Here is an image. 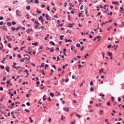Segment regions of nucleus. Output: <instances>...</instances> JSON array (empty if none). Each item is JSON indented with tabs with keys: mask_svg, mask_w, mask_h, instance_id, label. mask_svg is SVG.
<instances>
[{
	"mask_svg": "<svg viewBox=\"0 0 124 124\" xmlns=\"http://www.w3.org/2000/svg\"><path fill=\"white\" fill-rule=\"evenodd\" d=\"M16 15L18 16H22L21 11L18 9L16 10Z\"/></svg>",
	"mask_w": 124,
	"mask_h": 124,
	"instance_id": "obj_1",
	"label": "nucleus"
},
{
	"mask_svg": "<svg viewBox=\"0 0 124 124\" xmlns=\"http://www.w3.org/2000/svg\"><path fill=\"white\" fill-rule=\"evenodd\" d=\"M2 29L3 30H6V31H7V27L5 25H3L2 26Z\"/></svg>",
	"mask_w": 124,
	"mask_h": 124,
	"instance_id": "obj_2",
	"label": "nucleus"
},
{
	"mask_svg": "<svg viewBox=\"0 0 124 124\" xmlns=\"http://www.w3.org/2000/svg\"><path fill=\"white\" fill-rule=\"evenodd\" d=\"M64 40L66 42H72V40L70 39L67 40L66 39H65Z\"/></svg>",
	"mask_w": 124,
	"mask_h": 124,
	"instance_id": "obj_3",
	"label": "nucleus"
},
{
	"mask_svg": "<svg viewBox=\"0 0 124 124\" xmlns=\"http://www.w3.org/2000/svg\"><path fill=\"white\" fill-rule=\"evenodd\" d=\"M9 67L8 66H7L5 68V70L8 72H9Z\"/></svg>",
	"mask_w": 124,
	"mask_h": 124,
	"instance_id": "obj_4",
	"label": "nucleus"
},
{
	"mask_svg": "<svg viewBox=\"0 0 124 124\" xmlns=\"http://www.w3.org/2000/svg\"><path fill=\"white\" fill-rule=\"evenodd\" d=\"M7 25L8 26H10L11 25V24L10 22H8L7 23Z\"/></svg>",
	"mask_w": 124,
	"mask_h": 124,
	"instance_id": "obj_5",
	"label": "nucleus"
},
{
	"mask_svg": "<svg viewBox=\"0 0 124 124\" xmlns=\"http://www.w3.org/2000/svg\"><path fill=\"white\" fill-rule=\"evenodd\" d=\"M67 109H66V108H63V109L64 110H65L67 112H68L69 111V108L68 107H67Z\"/></svg>",
	"mask_w": 124,
	"mask_h": 124,
	"instance_id": "obj_6",
	"label": "nucleus"
},
{
	"mask_svg": "<svg viewBox=\"0 0 124 124\" xmlns=\"http://www.w3.org/2000/svg\"><path fill=\"white\" fill-rule=\"evenodd\" d=\"M6 37L7 39H8L9 41L11 40H12V39L10 38L8 36H7Z\"/></svg>",
	"mask_w": 124,
	"mask_h": 124,
	"instance_id": "obj_7",
	"label": "nucleus"
},
{
	"mask_svg": "<svg viewBox=\"0 0 124 124\" xmlns=\"http://www.w3.org/2000/svg\"><path fill=\"white\" fill-rule=\"evenodd\" d=\"M38 44V43L37 42H36L33 43L32 44V45H34L35 46H36Z\"/></svg>",
	"mask_w": 124,
	"mask_h": 124,
	"instance_id": "obj_8",
	"label": "nucleus"
},
{
	"mask_svg": "<svg viewBox=\"0 0 124 124\" xmlns=\"http://www.w3.org/2000/svg\"><path fill=\"white\" fill-rule=\"evenodd\" d=\"M50 43L53 46H55V44L52 41H51L50 42Z\"/></svg>",
	"mask_w": 124,
	"mask_h": 124,
	"instance_id": "obj_9",
	"label": "nucleus"
},
{
	"mask_svg": "<svg viewBox=\"0 0 124 124\" xmlns=\"http://www.w3.org/2000/svg\"><path fill=\"white\" fill-rule=\"evenodd\" d=\"M100 95L102 97V99H104V98H103V97L104 96V95L103 94H102L101 93H100Z\"/></svg>",
	"mask_w": 124,
	"mask_h": 124,
	"instance_id": "obj_10",
	"label": "nucleus"
},
{
	"mask_svg": "<svg viewBox=\"0 0 124 124\" xmlns=\"http://www.w3.org/2000/svg\"><path fill=\"white\" fill-rule=\"evenodd\" d=\"M111 3H112L113 4H116V3H118V2L117 1H116V2H115V1H112L111 2Z\"/></svg>",
	"mask_w": 124,
	"mask_h": 124,
	"instance_id": "obj_11",
	"label": "nucleus"
},
{
	"mask_svg": "<svg viewBox=\"0 0 124 124\" xmlns=\"http://www.w3.org/2000/svg\"><path fill=\"white\" fill-rule=\"evenodd\" d=\"M108 54L109 56H110L112 55V53H110V52H108Z\"/></svg>",
	"mask_w": 124,
	"mask_h": 124,
	"instance_id": "obj_12",
	"label": "nucleus"
},
{
	"mask_svg": "<svg viewBox=\"0 0 124 124\" xmlns=\"http://www.w3.org/2000/svg\"><path fill=\"white\" fill-rule=\"evenodd\" d=\"M26 58H24L23 59H21V60L20 61L21 62H23L24 61V60H25L26 59Z\"/></svg>",
	"mask_w": 124,
	"mask_h": 124,
	"instance_id": "obj_13",
	"label": "nucleus"
},
{
	"mask_svg": "<svg viewBox=\"0 0 124 124\" xmlns=\"http://www.w3.org/2000/svg\"><path fill=\"white\" fill-rule=\"evenodd\" d=\"M29 118L30 119V120L31 121L30 122L31 123H32L33 122V121L31 119V117H29Z\"/></svg>",
	"mask_w": 124,
	"mask_h": 124,
	"instance_id": "obj_14",
	"label": "nucleus"
},
{
	"mask_svg": "<svg viewBox=\"0 0 124 124\" xmlns=\"http://www.w3.org/2000/svg\"><path fill=\"white\" fill-rule=\"evenodd\" d=\"M45 63L44 62H43L42 63V64L40 66V68L43 67L44 66V64Z\"/></svg>",
	"mask_w": 124,
	"mask_h": 124,
	"instance_id": "obj_15",
	"label": "nucleus"
},
{
	"mask_svg": "<svg viewBox=\"0 0 124 124\" xmlns=\"http://www.w3.org/2000/svg\"><path fill=\"white\" fill-rule=\"evenodd\" d=\"M76 46L77 47H80V45L79 43H77L76 44Z\"/></svg>",
	"mask_w": 124,
	"mask_h": 124,
	"instance_id": "obj_16",
	"label": "nucleus"
},
{
	"mask_svg": "<svg viewBox=\"0 0 124 124\" xmlns=\"http://www.w3.org/2000/svg\"><path fill=\"white\" fill-rule=\"evenodd\" d=\"M30 30L29 29H28L26 31V32L29 34L30 33Z\"/></svg>",
	"mask_w": 124,
	"mask_h": 124,
	"instance_id": "obj_17",
	"label": "nucleus"
},
{
	"mask_svg": "<svg viewBox=\"0 0 124 124\" xmlns=\"http://www.w3.org/2000/svg\"><path fill=\"white\" fill-rule=\"evenodd\" d=\"M39 20H42L43 19V17L42 16H40L39 18Z\"/></svg>",
	"mask_w": 124,
	"mask_h": 124,
	"instance_id": "obj_18",
	"label": "nucleus"
},
{
	"mask_svg": "<svg viewBox=\"0 0 124 124\" xmlns=\"http://www.w3.org/2000/svg\"><path fill=\"white\" fill-rule=\"evenodd\" d=\"M26 8L28 10H29L30 9V7L29 6H28L26 7Z\"/></svg>",
	"mask_w": 124,
	"mask_h": 124,
	"instance_id": "obj_19",
	"label": "nucleus"
},
{
	"mask_svg": "<svg viewBox=\"0 0 124 124\" xmlns=\"http://www.w3.org/2000/svg\"><path fill=\"white\" fill-rule=\"evenodd\" d=\"M38 26L37 25V24L35 25V27L34 28L35 29H36L38 27Z\"/></svg>",
	"mask_w": 124,
	"mask_h": 124,
	"instance_id": "obj_20",
	"label": "nucleus"
},
{
	"mask_svg": "<svg viewBox=\"0 0 124 124\" xmlns=\"http://www.w3.org/2000/svg\"><path fill=\"white\" fill-rule=\"evenodd\" d=\"M124 9H123V7H120V11H123L124 10Z\"/></svg>",
	"mask_w": 124,
	"mask_h": 124,
	"instance_id": "obj_21",
	"label": "nucleus"
},
{
	"mask_svg": "<svg viewBox=\"0 0 124 124\" xmlns=\"http://www.w3.org/2000/svg\"><path fill=\"white\" fill-rule=\"evenodd\" d=\"M87 8H86L85 9V13L86 14H87V13L88 12H87Z\"/></svg>",
	"mask_w": 124,
	"mask_h": 124,
	"instance_id": "obj_22",
	"label": "nucleus"
},
{
	"mask_svg": "<svg viewBox=\"0 0 124 124\" xmlns=\"http://www.w3.org/2000/svg\"><path fill=\"white\" fill-rule=\"evenodd\" d=\"M100 38V39H99L98 40V41H99V40H100L101 39V37L100 36H97V37H96V38Z\"/></svg>",
	"mask_w": 124,
	"mask_h": 124,
	"instance_id": "obj_23",
	"label": "nucleus"
},
{
	"mask_svg": "<svg viewBox=\"0 0 124 124\" xmlns=\"http://www.w3.org/2000/svg\"><path fill=\"white\" fill-rule=\"evenodd\" d=\"M69 26L70 27H72V26L73 25L71 23H70L69 24Z\"/></svg>",
	"mask_w": 124,
	"mask_h": 124,
	"instance_id": "obj_24",
	"label": "nucleus"
},
{
	"mask_svg": "<svg viewBox=\"0 0 124 124\" xmlns=\"http://www.w3.org/2000/svg\"><path fill=\"white\" fill-rule=\"evenodd\" d=\"M8 47H9L10 48H11V44L10 43H9V44H8Z\"/></svg>",
	"mask_w": 124,
	"mask_h": 124,
	"instance_id": "obj_25",
	"label": "nucleus"
},
{
	"mask_svg": "<svg viewBox=\"0 0 124 124\" xmlns=\"http://www.w3.org/2000/svg\"><path fill=\"white\" fill-rule=\"evenodd\" d=\"M12 25H14L16 24V23L15 21H13L12 22Z\"/></svg>",
	"mask_w": 124,
	"mask_h": 124,
	"instance_id": "obj_26",
	"label": "nucleus"
},
{
	"mask_svg": "<svg viewBox=\"0 0 124 124\" xmlns=\"http://www.w3.org/2000/svg\"><path fill=\"white\" fill-rule=\"evenodd\" d=\"M17 56L18 57V58H20L21 57V56L20 54H18L17 55Z\"/></svg>",
	"mask_w": 124,
	"mask_h": 124,
	"instance_id": "obj_27",
	"label": "nucleus"
},
{
	"mask_svg": "<svg viewBox=\"0 0 124 124\" xmlns=\"http://www.w3.org/2000/svg\"><path fill=\"white\" fill-rule=\"evenodd\" d=\"M111 45H109L107 46V47L108 48H109L111 47Z\"/></svg>",
	"mask_w": 124,
	"mask_h": 124,
	"instance_id": "obj_28",
	"label": "nucleus"
},
{
	"mask_svg": "<svg viewBox=\"0 0 124 124\" xmlns=\"http://www.w3.org/2000/svg\"><path fill=\"white\" fill-rule=\"evenodd\" d=\"M50 95L52 97H53L54 96V94L53 93H50Z\"/></svg>",
	"mask_w": 124,
	"mask_h": 124,
	"instance_id": "obj_29",
	"label": "nucleus"
},
{
	"mask_svg": "<svg viewBox=\"0 0 124 124\" xmlns=\"http://www.w3.org/2000/svg\"><path fill=\"white\" fill-rule=\"evenodd\" d=\"M47 9L48 11H49L50 10L49 9V7L48 6H47Z\"/></svg>",
	"mask_w": 124,
	"mask_h": 124,
	"instance_id": "obj_30",
	"label": "nucleus"
},
{
	"mask_svg": "<svg viewBox=\"0 0 124 124\" xmlns=\"http://www.w3.org/2000/svg\"><path fill=\"white\" fill-rule=\"evenodd\" d=\"M103 71V70L102 69H101L99 70V72L100 73H101Z\"/></svg>",
	"mask_w": 124,
	"mask_h": 124,
	"instance_id": "obj_31",
	"label": "nucleus"
},
{
	"mask_svg": "<svg viewBox=\"0 0 124 124\" xmlns=\"http://www.w3.org/2000/svg\"><path fill=\"white\" fill-rule=\"evenodd\" d=\"M36 12L39 14H40L41 12V11H38V9L37 10Z\"/></svg>",
	"mask_w": 124,
	"mask_h": 124,
	"instance_id": "obj_32",
	"label": "nucleus"
},
{
	"mask_svg": "<svg viewBox=\"0 0 124 124\" xmlns=\"http://www.w3.org/2000/svg\"><path fill=\"white\" fill-rule=\"evenodd\" d=\"M0 68L2 69H4V67L3 66L1 65L0 66Z\"/></svg>",
	"mask_w": 124,
	"mask_h": 124,
	"instance_id": "obj_33",
	"label": "nucleus"
},
{
	"mask_svg": "<svg viewBox=\"0 0 124 124\" xmlns=\"http://www.w3.org/2000/svg\"><path fill=\"white\" fill-rule=\"evenodd\" d=\"M35 2L36 3H38L39 2L38 0H35Z\"/></svg>",
	"mask_w": 124,
	"mask_h": 124,
	"instance_id": "obj_34",
	"label": "nucleus"
},
{
	"mask_svg": "<svg viewBox=\"0 0 124 124\" xmlns=\"http://www.w3.org/2000/svg\"><path fill=\"white\" fill-rule=\"evenodd\" d=\"M65 82L66 83L69 81V79L68 78H67L65 80Z\"/></svg>",
	"mask_w": 124,
	"mask_h": 124,
	"instance_id": "obj_35",
	"label": "nucleus"
},
{
	"mask_svg": "<svg viewBox=\"0 0 124 124\" xmlns=\"http://www.w3.org/2000/svg\"><path fill=\"white\" fill-rule=\"evenodd\" d=\"M60 60V58L59 56H58L57 57V61H59Z\"/></svg>",
	"mask_w": 124,
	"mask_h": 124,
	"instance_id": "obj_36",
	"label": "nucleus"
},
{
	"mask_svg": "<svg viewBox=\"0 0 124 124\" xmlns=\"http://www.w3.org/2000/svg\"><path fill=\"white\" fill-rule=\"evenodd\" d=\"M117 99L118 101H120L121 100V98L120 97H118Z\"/></svg>",
	"mask_w": 124,
	"mask_h": 124,
	"instance_id": "obj_37",
	"label": "nucleus"
},
{
	"mask_svg": "<svg viewBox=\"0 0 124 124\" xmlns=\"http://www.w3.org/2000/svg\"><path fill=\"white\" fill-rule=\"evenodd\" d=\"M26 104L28 106H29L30 105V103L29 102H28L26 103Z\"/></svg>",
	"mask_w": 124,
	"mask_h": 124,
	"instance_id": "obj_38",
	"label": "nucleus"
},
{
	"mask_svg": "<svg viewBox=\"0 0 124 124\" xmlns=\"http://www.w3.org/2000/svg\"><path fill=\"white\" fill-rule=\"evenodd\" d=\"M29 58H27V57H25L24 58H26V60H29V59H30V56H29Z\"/></svg>",
	"mask_w": 124,
	"mask_h": 124,
	"instance_id": "obj_39",
	"label": "nucleus"
},
{
	"mask_svg": "<svg viewBox=\"0 0 124 124\" xmlns=\"http://www.w3.org/2000/svg\"><path fill=\"white\" fill-rule=\"evenodd\" d=\"M52 67H53L55 69H56V68L55 65H53Z\"/></svg>",
	"mask_w": 124,
	"mask_h": 124,
	"instance_id": "obj_40",
	"label": "nucleus"
},
{
	"mask_svg": "<svg viewBox=\"0 0 124 124\" xmlns=\"http://www.w3.org/2000/svg\"><path fill=\"white\" fill-rule=\"evenodd\" d=\"M76 116H78L79 118H80L81 117V116H80V115H78V114H76Z\"/></svg>",
	"mask_w": 124,
	"mask_h": 124,
	"instance_id": "obj_41",
	"label": "nucleus"
},
{
	"mask_svg": "<svg viewBox=\"0 0 124 124\" xmlns=\"http://www.w3.org/2000/svg\"><path fill=\"white\" fill-rule=\"evenodd\" d=\"M19 29V27H17V28H16V29H15V30H16L17 31Z\"/></svg>",
	"mask_w": 124,
	"mask_h": 124,
	"instance_id": "obj_42",
	"label": "nucleus"
},
{
	"mask_svg": "<svg viewBox=\"0 0 124 124\" xmlns=\"http://www.w3.org/2000/svg\"><path fill=\"white\" fill-rule=\"evenodd\" d=\"M89 55V54L88 53L86 55H85L84 57H85L86 58V56H88Z\"/></svg>",
	"mask_w": 124,
	"mask_h": 124,
	"instance_id": "obj_43",
	"label": "nucleus"
},
{
	"mask_svg": "<svg viewBox=\"0 0 124 124\" xmlns=\"http://www.w3.org/2000/svg\"><path fill=\"white\" fill-rule=\"evenodd\" d=\"M90 90L91 91H93V88L92 87H91L90 88Z\"/></svg>",
	"mask_w": 124,
	"mask_h": 124,
	"instance_id": "obj_44",
	"label": "nucleus"
},
{
	"mask_svg": "<svg viewBox=\"0 0 124 124\" xmlns=\"http://www.w3.org/2000/svg\"><path fill=\"white\" fill-rule=\"evenodd\" d=\"M6 79V77H4L2 79V81H4Z\"/></svg>",
	"mask_w": 124,
	"mask_h": 124,
	"instance_id": "obj_45",
	"label": "nucleus"
},
{
	"mask_svg": "<svg viewBox=\"0 0 124 124\" xmlns=\"http://www.w3.org/2000/svg\"><path fill=\"white\" fill-rule=\"evenodd\" d=\"M38 21L37 20H35V21L34 22V23H36L37 24H38Z\"/></svg>",
	"mask_w": 124,
	"mask_h": 124,
	"instance_id": "obj_46",
	"label": "nucleus"
},
{
	"mask_svg": "<svg viewBox=\"0 0 124 124\" xmlns=\"http://www.w3.org/2000/svg\"><path fill=\"white\" fill-rule=\"evenodd\" d=\"M90 85H93V82L92 81H91L90 83Z\"/></svg>",
	"mask_w": 124,
	"mask_h": 124,
	"instance_id": "obj_47",
	"label": "nucleus"
},
{
	"mask_svg": "<svg viewBox=\"0 0 124 124\" xmlns=\"http://www.w3.org/2000/svg\"><path fill=\"white\" fill-rule=\"evenodd\" d=\"M107 6V5H105L104 7H103V9H106V6ZM107 6H108V5H107Z\"/></svg>",
	"mask_w": 124,
	"mask_h": 124,
	"instance_id": "obj_48",
	"label": "nucleus"
},
{
	"mask_svg": "<svg viewBox=\"0 0 124 124\" xmlns=\"http://www.w3.org/2000/svg\"><path fill=\"white\" fill-rule=\"evenodd\" d=\"M3 90V87H0V90L1 91H2Z\"/></svg>",
	"mask_w": 124,
	"mask_h": 124,
	"instance_id": "obj_49",
	"label": "nucleus"
},
{
	"mask_svg": "<svg viewBox=\"0 0 124 124\" xmlns=\"http://www.w3.org/2000/svg\"><path fill=\"white\" fill-rule=\"evenodd\" d=\"M83 7V5H81L80 8V10H82L83 9V8H82Z\"/></svg>",
	"mask_w": 124,
	"mask_h": 124,
	"instance_id": "obj_50",
	"label": "nucleus"
},
{
	"mask_svg": "<svg viewBox=\"0 0 124 124\" xmlns=\"http://www.w3.org/2000/svg\"><path fill=\"white\" fill-rule=\"evenodd\" d=\"M84 49V46H83L80 49V50L82 51Z\"/></svg>",
	"mask_w": 124,
	"mask_h": 124,
	"instance_id": "obj_51",
	"label": "nucleus"
},
{
	"mask_svg": "<svg viewBox=\"0 0 124 124\" xmlns=\"http://www.w3.org/2000/svg\"><path fill=\"white\" fill-rule=\"evenodd\" d=\"M41 7L42 8H44L45 7V5L43 4H42L41 6Z\"/></svg>",
	"mask_w": 124,
	"mask_h": 124,
	"instance_id": "obj_52",
	"label": "nucleus"
},
{
	"mask_svg": "<svg viewBox=\"0 0 124 124\" xmlns=\"http://www.w3.org/2000/svg\"><path fill=\"white\" fill-rule=\"evenodd\" d=\"M3 22L2 21H1V22H0V25H2L3 24Z\"/></svg>",
	"mask_w": 124,
	"mask_h": 124,
	"instance_id": "obj_53",
	"label": "nucleus"
},
{
	"mask_svg": "<svg viewBox=\"0 0 124 124\" xmlns=\"http://www.w3.org/2000/svg\"><path fill=\"white\" fill-rule=\"evenodd\" d=\"M62 24H59L58 25V26L59 27H62Z\"/></svg>",
	"mask_w": 124,
	"mask_h": 124,
	"instance_id": "obj_54",
	"label": "nucleus"
},
{
	"mask_svg": "<svg viewBox=\"0 0 124 124\" xmlns=\"http://www.w3.org/2000/svg\"><path fill=\"white\" fill-rule=\"evenodd\" d=\"M11 29L13 31H14L15 30V29L14 27H12L11 28Z\"/></svg>",
	"mask_w": 124,
	"mask_h": 124,
	"instance_id": "obj_55",
	"label": "nucleus"
},
{
	"mask_svg": "<svg viewBox=\"0 0 124 124\" xmlns=\"http://www.w3.org/2000/svg\"><path fill=\"white\" fill-rule=\"evenodd\" d=\"M101 13V12H98V13L97 15L96 16V17H97Z\"/></svg>",
	"mask_w": 124,
	"mask_h": 124,
	"instance_id": "obj_56",
	"label": "nucleus"
},
{
	"mask_svg": "<svg viewBox=\"0 0 124 124\" xmlns=\"http://www.w3.org/2000/svg\"><path fill=\"white\" fill-rule=\"evenodd\" d=\"M18 2V1L17 0H16L14 1L13 2V4H15V3L17 2Z\"/></svg>",
	"mask_w": 124,
	"mask_h": 124,
	"instance_id": "obj_57",
	"label": "nucleus"
},
{
	"mask_svg": "<svg viewBox=\"0 0 124 124\" xmlns=\"http://www.w3.org/2000/svg\"><path fill=\"white\" fill-rule=\"evenodd\" d=\"M42 74L43 75H45V73L44 72V70H42Z\"/></svg>",
	"mask_w": 124,
	"mask_h": 124,
	"instance_id": "obj_58",
	"label": "nucleus"
},
{
	"mask_svg": "<svg viewBox=\"0 0 124 124\" xmlns=\"http://www.w3.org/2000/svg\"><path fill=\"white\" fill-rule=\"evenodd\" d=\"M25 47H23V46H22V47H21V50H23V48H24Z\"/></svg>",
	"mask_w": 124,
	"mask_h": 124,
	"instance_id": "obj_59",
	"label": "nucleus"
},
{
	"mask_svg": "<svg viewBox=\"0 0 124 124\" xmlns=\"http://www.w3.org/2000/svg\"><path fill=\"white\" fill-rule=\"evenodd\" d=\"M82 14V13H79V14L78 15V17H80L81 16L80 15Z\"/></svg>",
	"mask_w": 124,
	"mask_h": 124,
	"instance_id": "obj_60",
	"label": "nucleus"
},
{
	"mask_svg": "<svg viewBox=\"0 0 124 124\" xmlns=\"http://www.w3.org/2000/svg\"><path fill=\"white\" fill-rule=\"evenodd\" d=\"M6 83H7V84H9L10 83V82L8 80V81H7Z\"/></svg>",
	"mask_w": 124,
	"mask_h": 124,
	"instance_id": "obj_61",
	"label": "nucleus"
},
{
	"mask_svg": "<svg viewBox=\"0 0 124 124\" xmlns=\"http://www.w3.org/2000/svg\"><path fill=\"white\" fill-rule=\"evenodd\" d=\"M24 110L25 111H26L27 112H28V111H29V110H28L27 109H25Z\"/></svg>",
	"mask_w": 124,
	"mask_h": 124,
	"instance_id": "obj_62",
	"label": "nucleus"
},
{
	"mask_svg": "<svg viewBox=\"0 0 124 124\" xmlns=\"http://www.w3.org/2000/svg\"><path fill=\"white\" fill-rule=\"evenodd\" d=\"M22 71H23L22 70H21L20 71H19L18 72V73H20Z\"/></svg>",
	"mask_w": 124,
	"mask_h": 124,
	"instance_id": "obj_63",
	"label": "nucleus"
},
{
	"mask_svg": "<svg viewBox=\"0 0 124 124\" xmlns=\"http://www.w3.org/2000/svg\"><path fill=\"white\" fill-rule=\"evenodd\" d=\"M93 101H90V103L91 104H93Z\"/></svg>",
	"mask_w": 124,
	"mask_h": 124,
	"instance_id": "obj_64",
	"label": "nucleus"
}]
</instances>
